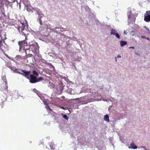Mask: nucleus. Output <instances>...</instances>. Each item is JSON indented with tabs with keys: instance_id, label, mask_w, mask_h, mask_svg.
<instances>
[{
	"instance_id": "nucleus-27",
	"label": "nucleus",
	"mask_w": 150,
	"mask_h": 150,
	"mask_svg": "<svg viewBox=\"0 0 150 150\" xmlns=\"http://www.w3.org/2000/svg\"><path fill=\"white\" fill-rule=\"evenodd\" d=\"M33 91L35 93H36L37 95H38V91L35 88H34L33 89Z\"/></svg>"
},
{
	"instance_id": "nucleus-6",
	"label": "nucleus",
	"mask_w": 150,
	"mask_h": 150,
	"mask_svg": "<svg viewBox=\"0 0 150 150\" xmlns=\"http://www.w3.org/2000/svg\"><path fill=\"white\" fill-rule=\"evenodd\" d=\"M40 62H42L43 63L47 64L48 65L51 67V69L52 70H54V66L50 63H48L47 62V61L45 60L42 59L40 55L38 54V63H39L40 65H41V66L42 65V64L40 63Z\"/></svg>"
},
{
	"instance_id": "nucleus-13",
	"label": "nucleus",
	"mask_w": 150,
	"mask_h": 150,
	"mask_svg": "<svg viewBox=\"0 0 150 150\" xmlns=\"http://www.w3.org/2000/svg\"><path fill=\"white\" fill-rule=\"evenodd\" d=\"M38 17H39V18H40V19H39V21L40 24V25L42 24V20L41 19V18H45V16L43 14L40 13H39L38 12Z\"/></svg>"
},
{
	"instance_id": "nucleus-33",
	"label": "nucleus",
	"mask_w": 150,
	"mask_h": 150,
	"mask_svg": "<svg viewBox=\"0 0 150 150\" xmlns=\"http://www.w3.org/2000/svg\"><path fill=\"white\" fill-rule=\"evenodd\" d=\"M17 4H19V9H21V5L20 4V3H17Z\"/></svg>"
},
{
	"instance_id": "nucleus-4",
	"label": "nucleus",
	"mask_w": 150,
	"mask_h": 150,
	"mask_svg": "<svg viewBox=\"0 0 150 150\" xmlns=\"http://www.w3.org/2000/svg\"><path fill=\"white\" fill-rule=\"evenodd\" d=\"M8 88L7 82H6V83H2L1 84L0 90L3 92V93L2 94V96H5V95L6 94L8 95L7 96H8Z\"/></svg>"
},
{
	"instance_id": "nucleus-14",
	"label": "nucleus",
	"mask_w": 150,
	"mask_h": 150,
	"mask_svg": "<svg viewBox=\"0 0 150 150\" xmlns=\"http://www.w3.org/2000/svg\"><path fill=\"white\" fill-rule=\"evenodd\" d=\"M129 149H136L137 148V146L135 145L133 142L132 141L130 145V146L128 147Z\"/></svg>"
},
{
	"instance_id": "nucleus-23",
	"label": "nucleus",
	"mask_w": 150,
	"mask_h": 150,
	"mask_svg": "<svg viewBox=\"0 0 150 150\" xmlns=\"http://www.w3.org/2000/svg\"><path fill=\"white\" fill-rule=\"evenodd\" d=\"M34 76H38V72L36 71L33 70V74Z\"/></svg>"
},
{
	"instance_id": "nucleus-21",
	"label": "nucleus",
	"mask_w": 150,
	"mask_h": 150,
	"mask_svg": "<svg viewBox=\"0 0 150 150\" xmlns=\"http://www.w3.org/2000/svg\"><path fill=\"white\" fill-rule=\"evenodd\" d=\"M61 115L66 120H68L69 117L67 116V115L64 114L62 113H61Z\"/></svg>"
},
{
	"instance_id": "nucleus-54",
	"label": "nucleus",
	"mask_w": 150,
	"mask_h": 150,
	"mask_svg": "<svg viewBox=\"0 0 150 150\" xmlns=\"http://www.w3.org/2000/svg\"><path fill=\"white\" fill-rule=\"evenodd\" d=\"M43 142H41V143H43Z\"/></svg>"
},
{
	"instance_id": "nucleus-41",
	"label": "nucleus",
	"mask_w": 150,
	"mask_h": 150,
	"mask_svg": "<svg viewBox=\"0 0 150 150\" xmlns=\"http://www.w3.org/2000/svg\"><path fill=\"white\" fill-rule=\"evenodd\" d=\"M6 56L8 58H9V57L8 56V55L5 54Z\"/></svg>"
},
{
	"instance_id": "nucleus-40",
	"label": "nucleus",
	"mask_w": 150,
	"mask_h": 150,
	"mask_svg": "<svg viewBox=\"0 0 150 150\" xmlns=\"http://www.w3.org/2000/svg\"><path fill=\"white\" fill-rule=\"evenodd\" d=\"M135 54L138 55H139V54L138 53H135Z\"/></svg>"
},
{
	"instance_id": "nucleus-52",
	"label": "nucleus",
	"mask_w": 150,
	"mask_h": 150,
	"mask_svg": "<svg viewBox=\"0 0 150 150\" xmlns=\"http://www.w3.org/2000/svg\"><path fill=\"white\" fill-rule=\"evenodd\" d=\"M10 96H12V95H11V94H10Z\"/></svg>"
},
{
	"instance_id": "nucleus-42",
	"label": "nucleus",
	"mask_w": 150,
	"mask_h": 150,
	"mask_svg": "<svg viewBox=\"0 0 150 150\" xmlns=\"http://www.w3.org/2000/svg\"><path fill=\"white\" fill-rule=\"evenodd\" d=\"M115 61H116V62H117V58L116 57H115Z\"/></svg>"
},
{
	"instance_id": "nucleus-43",
	"label": "nucleus",
	"mask_w": 150,
	"mask_h": 150,
	"mask_svg": "<svg viewBox=\"0 0 150 150\" xmlns=\"http://www.w3.org/2000/svg\"><path fill=\"white\" fill-rule=\"evenodd\" d=\"M103 150H105V149H106V148H105V147H103Z\"/></svg>"
},
{
	"instance_id": "nucleus-31",
	"label": "nucleus",
	"mask_w": 150,
	"mask_h": 150,
	"mask_svg": "<svg viewBox=\"0 0 150 150\" xmlns=\"http://www.w3.org/2000/svg\"><path fill=\"white\" fill-rule=\"evenodd\" d=\"M135 48L134 47H129V49H134Z\"/></svg>"
},
{
	"instance_id": "nucleus-45",
	"label": "nucleus",
	"mask_w": 150,
	"mask_h": 150,
	"mask_svg": "<svg viewBox=\"0 0 150 150\" xmlns=\"http://www.w3.org/2000/svg\"><path fill=\"white\" fill-rule=\"evenodd\" d=\"M124 33L125 34H126V31H124Z\"/></svg>"
},
{
	"instance_id": "nucleus-53",
	"label": "nucleus",
	"mask_w": 150,
	"mask_h": 150,
	"mask_svg": "<svg viewBox=\"0 0 150 150\" xmlns=\"http://www.w3.org/2000/svg\"><path fill=\"white\" fill-rule=\"evenodd\" d=\"M27 7H28L29 8V7H30V6H28Z\"/></svg>"
},
{
	"instance_id": "nucleus-9",
	"label": "nucleus",
	"mask_w": 150,
	"mask_h": 150,
	"mask_svg": "<svg viewBox=\"0 0 150 150\" xmlns=\"http://www.w3.org/2000/svg\"><path fill=\"white\" fill-rule=\"evenodd\" d=\"M30 48L34 54H37V50L38 48V44L37 43L30 45Z\"/></svg>"
},
{
	"instance_id": "nucleus-26",
	"label": "nucleus",
	"mask_w": 150,
	"mask_h": 150,
	"mask_svg": "<svg viewBox=\"0 0 150 150\" xmlns=\"http://www.w3.org/2000/svg\"><path fill=\"white\" fill-rule=\"evenodd\" d=\"M78 141L79 143H81L83 144V142H82L81 140L80 139V138H78Z\"/></svg>"
},
{
	"instance_id": "nucleus-36",
	"label": "nucleus",
	"mask_w": 150,
	"mask_h": 150,
	"mask_svg": "<svg viewBox=\"0 0 150 150\" xmlns=\"http://www.w3.org/2000/svg\"><path fill=\"white\" fill-rule=\"evenodd\" d=\"M111 143L112 144V146H113V148H114L115 146H114V144L112 143V142H111Z\"/></svg>"
},
{
	"instance_id": "nucleus-47",
	"label": "nucleus",
	"mask_w": 150,
	"mask_h": 150,
	"mask_svg": "<svg viewBox=\"0 0 150 150\" xmlns=\"http://www.w3.org/2000/svg\"><path fill=\"white\" fill-rule=\"evenodd\" d=\"M146 39H147L148 40H150V38H147Z\"/></svg>"
},
{
	"instance_id": "nucleus-28",
	"label": "nucleus",
	"mask_w": 150,
	"mask_h": 150,
	"mask_svg": "<svg viewBox=\"0 0 150 150\" xmlns=\"http://www.w3.org/2000/svg\"><path fill=\"white\" fill-rule=\"evenodd\" d=\"M43 79L42 77H40L38 78V82L42 80Z\"/></svg>"
},
{
	"instance_id": "nucleus-17",
	"label": "nucleus",
	"mask_w": 150,
	"mask_h": 150,
	"mask_svg": "<svg viewBox=\"0 0 150 150\" xmlns=\"http://www.w3.org/2000/svg\"><path fill=\"white\" fill-rule=\"evenodd\" d=\"M120 45L121 47H122L127 44V42L126 41L121 40L120 41Z\"/></svg>"
},
{
	"instance_id": "nucleus-24",
	"label": "nucleus",
	"mask_w": 150,
	"mask_h": 150,
	"mask_svg": "<svg viewBox=\"0 0 150 150\" xmlns=\"http://www.w3.org/2000/svg\"><path fill=\"white\" fill-rule=\"evenodd\" d=\"M103 100L104 101H106V102H108L109 100V99H105L103 98H101V99L100 100H99L98 99L97 100L98 101L99 100Z\"/></svg>"
},
{
	"instance_id": "nucleus-5",
	"label": "nucleus",
	"mask_w": 150,
	"mask_h": 150,
	"mask_svg": "<svg viewBox=\"0 0 150 150\" xmlns=\"http://www.w3.org/2000/svg\"><path fill=\"white\" fill-rule=\"evenodd\" d=\"M38 96L39 97L40 99L42 101L44 104L46 105L45 108L47 110V111H51L52 110L48 106V103H47L46 101L47 100L45 98L46 97H47L46 95L45 94H43L40 96H39V95H38Z\"/></svg>"
},
{
	"instance_id": "nucleus-3",
	"label": "nucleus",
	"mask_w": 150,
	"mask_h": 150,
	"mask_svg": "<svg viewBox=\"0 0 150 150\" xmlns=\"http://www.w3.org/2000/svg\"><path fill=\"white\" fill-rule=\"evenodd\" d=\"M128 17V22L129 25L135 22L136 18L135 15L132 13L131 10H128L127 13Z\"/></svg>"
},
{
	"instance_id": "nucleus-8",
	"label": "nucleus",
	"mask_w": 150,
	"mask_h": 150,
	"mask_svg": "<svg viewBox=\"0 0 150 150\" xmlns=\"http://www.w3.org/2000/svg\"><path fill=\"white\" fill-rule=\"evenodd\" d=\"M110 34L111 35H115L116 37L118 39H120L119 34L117 33L115 29H111Z\"/></svg>"
},
{
	"instance_id": "nucleus-11",
	"label": "nucleus",
	"mask_w": 150,
	"mask_h": 150,
	"mask_svg": "<svg viewBox=\"0 0 150 150\" xmlns=\"http://www.w3.org/2000/svg\"><path fill=\"white\" fill-rule=\"evenodd\" d=\"M144 21L148 22L150 21V11H146L144 15Z\"/></svg>"
},
{
	"instance_id": "nucleus-29",
	"label": "nucleus",
	"mask_w": 150,
	"mask_h": 150,
	"mask_svg": "<svg viewBox=\"0 0 150 150\" xmlns=\"http://www.w3.org/2000/svg\"><path fill=\"white\" fill-rule=\"evenodd\" d=\"M142 148H143L145 150H149V149H146V148L145 146H142L141 147Z\"/></svg>"
},
{
	"instance_id": "nucleus-32",
	"label": "nucleus",
	"mask_w": 150,
	"mask_h": 150,
	"mask_svg": "<svg viewBox=\"0 0 150 150\" xmlns=\"http://www.w3.org/2000/svg\"><path fill=\"white\" fill-rule=\"evenodd\" d=\"M27 10L28 11H30V8H29L28 7H27Z\"/></svg>"
},
{
	"instance_id": "nucleus-39",
	"label": "nucleus",
	"mask_w": 150,
	"mask_h": 150,
	"mask_svg": "<svg viewBox=\"0 0 150 150\" xmlns=\"http://www.w3.org/2000/svg\"><path fill=\"white\" fill-rule=\"evenodd\" d=\"M69 92L71 94H73V93H71V91H69Z\"/></svg>"
},
{
	"instance_id": "nucleus-15",
	"label": "nucleus",
	"mask_w": 150,
	"mask_h": 150,
	"mask_svg": "<svg viewBox=\"0 0 150 150\" xmlns=\"http://www.w3.org/2000/svg\"><path fill=\"white\" fill-rule=\"evenodd\" d=\"M25 40H25H23L21 41H19L18 42V45L20 46V49H21L22 48L24 45V43L25 42V40Z\"/></svg>"
},
{
	"instance_id": "nucleus-46",
	"label": "nucleus",
	"mask_w": 150,
	"mask_h": 150,
	"mask_svg": "<svg viewBox=\"0 0 150 150\" xmlns=\"http://www.w3.org/2000/svg\"><path fill=\"white\" fill-rule=\"evenodd\" d=\"M2 41L0 39V43H2Z\"/></svg>"
},
{
	"instance_id": "nucleus-37",
	"label": "nucleus",
	"mask_w": 150,
	"mask_h": 150,
	"mask_svg": "<svg viewBox=\"0 0 150 150\" xmlns=\"http://www.w3.org/2000/svg\"><path fill=\"white\" fill-rule=\"evenodd\" d=\"M57 28H58L56 27H55V29H53V28H52V30L53 31H54L55 29H57Z\"/></svg>"
},
{
	"instance_id": "nucleus-35",
	"label": "nucleus",
	"mask_w": 150,
	"mask_h": 150,
	"mask_svg": "<svg viewBox=\"0 0 150 150\" xmlns=\"http://www.w3.org/2000/svg\"><path fill=\"white\" fill-rule=\"evenodd\" d=\"M121 57V55H118L117 56V57L118 58H120Z\"/></svg>"
},
{
	"instance_id": "nucleus-48",
	"label": "nucleus",
	"mask_w": 150,
	"mask_h": 150,
	"mask_svg": "<svg viewBox=\"0 0 150 150\" xmlns=\"http://www.w3.org/2000/svg\"><path fill=\"white\" fill-rule=\"evenodd\" d=\"M67 78H66L65 79V81H67Z\"/></svg>"
},
{
	"instance_id": "nucleus-7",
	"label": "nucleus",
	"mask_w": 150,
	"mask_h": 150,
	"mask_svg": "<svg viewBox=\"0 0 150 150\" xmlns=\"http://www.w3.org/2000/svg\"><path fill=\"white\" fill-rule=\"evenodd\" d=\"M32 55L31 54L27 55V57L24 60V62L27 64H33V59L32 57Z\"/></svg>"
},
{
	"instance_id": "nucleus-18",
	"label": "nucleus",
	"mask_w": 150,
	"mask_h": 150,
	"mask_svg": "<svg viewBox=\"0 0 150 150\" xmlns=\"http://www.w3.org/2000/svg\"><path fill=\"white\" fill-rule=\"evenodd\" d=\"M104 120L108 122H109V117L108 115H106L104 116Z\"/></svg>"
},
{
	"instance_id": "nucleus-20",
	"label": "nucleus",
	"mask_w": 150,
	"mask_h": 150,
	"mask_svg": "<svg viewBox=\"0 0 150 150\" xmlns=\"http://www.w3.org/2000/svg\"><path fill=\"white\" fill-rule=\"evenodd\" d=\"M48 86L50 88H54L55 87V85L54 83L52 82H50L48 85Z\"/></svg>"
},
{
	"instance_id": "nucleus-34",
	"label": "nucleus",
	"mask_w": 150,
	"mask_h": 150,
	"mask_svg": "<svg viewBox=\"0 0 150 150\" xmlns=\"http://www.w3.org/2000/svg\"><path fill=\"white\" fill-rule=\"evenodd\" d=\"M141 37L142 38L146 39V37L144 36H142Z\"/></svg>"
},
{
	"instance_id": "nucleus-16",
	"label": "nucleus",
	"mask_w": 150,
	"mask_h": 150,
	"mask_svg": "<svg viewBox=\"0 0 150 150\" xmlns=\"http://www.w3.org/2000/svg\"><path fill=\"white\" fill-rule=\"evenodd\" d=\"M23 3L26 7L29 6L30 5V3L28 0H23Z\"/></svg>"
},
{
	"instance_id": "nucleus-25",
	"label": "nucleus",
	"mask_w": 150,
	"mask_h": 150,
	"mask_svg": "<svg viewBox=\"0 0 150 150\" xmlns=\"http://www.w3.org/2000/svg\"><path fill=\"white\" fill-rule=\"evenodd\" d=\"M28 45V43L26 42V40H25V42L24 43V45L23 47H24L23 48L25 49V46H27Z\"/></svg>"
},
{
	"instance_id": "nucleus-49",
	"label": "nucleus",
	"mask_w": 150,
	"mask_h": 150,
	"mask_svg": "<svg viewBox=\"0 0 150 150\" xmlns=\"http://www.w3.org/2000/svg\"><path fill=\"white\" fill-rule=\"evenodd\" d=\"M17 57H20V56H17Z\"/></svg>"
},
{
	"instance_id": "nucleus-38",
	"label": "nucleus",
	"mask_w": 150,
	"mask_h": 150,
	"mask_svg": "<svg viewBox=\"0 0 150 150\" xmlns=\"http://www.w3.org/2000/svg\"><path fill=\"white\" fill-rule=\"evenodd\" d=\"M60 108L62 109H64V110H65V108H64V107H61Z\"/></svg>"
},
{
	"instance_id": "nucleus-19",
	"label": "nucleus",
	"mask_w": 150,
	"mask_h": 150,
	"mask_svg": "<svg viewBox=\"0 0 150 150\" xmlns=\"http://www.w3.org/2000/svg\"><path fill=\"white\" fill-rule=\"evenodd\" d=\"M49 145L52 149H54L55 148V145L53 142H51L49 143Z\"/></svg>"
},
{
	"instance_id": "nucleus-50",
	"label": "nucleus",
	"mask_w": 150,
	"mask_h": 150,
	"mask_svg": "<svg viewBox=\"0 0 150 150\" xmlns=\"http://www.w3.org/2000/svg\"><path fill=\"white\" fill-rule=\"evenodd\" d=\"M86 8H88V9H89V7H88V6H87V7H86Z\"/></svg>"
},
{
	"instance_id": "nucleus-12",
	"label": "nucleus",
	"mask_w": 150,
	"mask_h": 150,
	"mask_svg": "<svg viewBox=\"0 0 150 150\" xmlns=\"http://www.w3.org/2000/svg\"><path fill=\"white\" fill-rule=\"evenodd\" d=\"M7 96L8 95L6 94L5 95V96H2L1 97L2 104H1V105L2 108L4 107V103L7 99Z\"/></svg>"
},
{
	"instance_id": "nucleus-10",
	"label": "nucleus",
	"mask_w": 150,
	"mask_h": 150,
	"mask_svg": "<svg viewBox=\"0 0 150 150\" xmlns=\"http://www.w3.org/2000/svg\"><path fill=\"white\" fill-rule=\"evenodd\" d=\"M98 92H90V94L88 95V99L89 100L91 99H93L96 98L97 96Z\"/></svg>"
},
{
	"instance_id": "nucleus-1",
	"label": "nucleus",
	"mask_w": 150,
	"mask_h": 150,
	"mask_svg": "<svg viewBox=\"0 0 150 150\" xmlns=\"http://www.w3.org/2000/svg\"><path fill=\"white\" fill-rule=\"evenodd\" d=\"M22 74H22L26 78L29 80L30 82L31 83H35L38 82V78L36 76H34L31 74V71H27L22 70Z\"/></svg>"
},
{
	"instance_id": "nucleus-44",
	"label": "nucleus",
	"mask_w": 150,
	"mask_h": 150,
	"mask_svg": "<svg viewBox=\"0 0 150 150\" xmlns=\"http://www.w3.org/2000/svg\"><path fill=\"white\" fill-rule=\"evenodd\" d=\"M144 27H145V28H146L147 30H149V29L147 28L146 26H144Z\"/></svg>"
},
{
	"instance_id": "nucleus-30",
	"label": "nucleus",
	"mask_w": 150,
	"mask_h": 150,
	"mask_svg": "<svg viewBox=\"0 0 150 150\" xmlns=\"http://www.w3.org/2000/svg\"><path fill=\"white\" fill-rule=\"evenodd\" d=\"M60 30H59L60 31H63L64 30V29L63 28H60Z\"/></svg>"
},
{
	"instance_id": "nucleus-22",
	"label": "nucleus",
	"mask_w": 150,
	"mask_h": 150,
	"mask_svg": "<svg viewBox=\"0 0 150 150\" xmlns=\"http://www.w3.org/2000/svg\"><path fill=\"white\" fill-rule=\"evenodd\" d=\"M2 79L3 81V83H6V82H7L6 76L2 77Z\"/></svg>"
},
{
	"instance_id": "nucleus-2",
	"label": "nucleus",
	"mask_w": 150,
	"mask_h": 150,
	"mask_svg": "<svg viewBox=\"0 0 150 150\" xmlns=\"http://www.w3.org/2000/svg\"><path fill=\"white\" fill-rule=\"evenodd\" d=\"M28 26L26 25L24 23L20 22L18 26V30L19 32H22V35L25 37V40H28L27 35L28 34L26 33L28 31L27 29Z\"/></svg>"
},
{
	"instance_id": "nucleus-51",
	"label": "nucleus",
	"mask_w": 150,
	"mask_h": 150,
	"mask_svg": "<svg viewBox=\"0 0 150 150\" xmlns=\"http://www.w3.org/2000/svg\"><path fill=\"white\" fill-rule=\"evenodd\" d=\"M18 70V69H15L16 70Z\"/></svg>"
}]
</instances>
